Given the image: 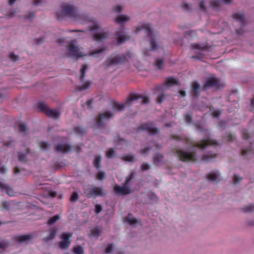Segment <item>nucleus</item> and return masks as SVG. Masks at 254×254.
I'll return each instance as SVG.
<instances>
[{"label":"nucleus","instance_id":"23","mask_svg":"<svg viewBox=\"0 0 254 254\" xmlns=\"http://www.w3.org/2000/svg\"><path fill=\"white\" fill-rule=\"evenodd\" d=\"M219 171H216L215 172H211L208 174L206 175L207 179L209 181L212 182H218L219 180H217L219 176Z\"/></svg>","mask_w":254,"mask_h":254},{"label":"nucleus","instance_id":"15","mask_svg":"<svg viewBox=\"0 0 254 254\" xmlns=\"http://www.w3.org/2000/svg\"><path fill=\"white\" fill-rule=\"evenodd\" d=\"M115 192L118 194L125 195L130 193L132 191L129 187L124 184L123 187L116 185L114 187Z\"/></svg>","mask_w":254,"mask_h":254},{"label":"nucleus","instance_id":"9","mask_svg":"<svg viewBox=\"0 0 254 254\" xmlns=\"http://www.w3.org/2000/svg\"><path fill=\"white\" fill-rule=\"evenodd\" d=\"M84 194L88 198H95L97 196H103L104 192L102 187L94 186L91 188L87 189L84 191Z\"/></svg>","mask_w":254,"mask_h":254},{"label":"nucleus","instance_id":"57","mask_svg":"<svg viewBox=\"0 0 254 254\" xmlns=\"http://www.w3.org/2000/svg\"><path fill=\"white\" fill-rule=\"evenodd\" d=\"M8 243L5 241L0 242V249H5L8 246Z\"/></svg>","mask_w":254,"mask_h":254},{"label":"nucleus","instance_id":"43","mask_svg":"<svg viewBox=\"0 0 254 254\" xmlns=\"http://www.w3.org/2000/svg\"><path fill=\"white\" fill-rule=\"evenodd\" d=\"M115 154V151L113 148H109L107 152H106V156L107 158H112Z\"/></svg>","mask_w":254,"mask_h":254},{"label":"nucleus","instance_id":"3","mask_svg":"<svg viewBox=\"0 0 254 254\" xmlns=\"http://www.w3.org/2000/svg\"><path fill=\"white\" fill-rule=\"evenodd\" d=\"M138 100H140V102L141 104H147L149 101V98L147 97H142L136 94H131L127 99L126 104L113 102L112 103V108L115 111H122L125 107L126 105H130L132 102Z\"/></svg>","mask_w":254,"mask_h":254},{"label":"nucleus","instance_id":"7","mask_svg":"<svg viewBox=\"0 0 254 254\" xmlns=\"http://www.w3.org/2000/svg\"><path fill=\"white\" fill-rule=\"evenodd\" d=\"M113 116V114L110 112H105L99 114L94 126L98 128H103L109 119Z\"/></svg>","mask_w":254,"mask_h":254},{"label":"nucleus","instance_id":"6","mask_svg":"<svg viewBox=\"0 0 254 254\" xmlns=\"http://www.w3.org/2000/svg\"><path fill=\"white\" fill-rule=\"evenodd\" d=\"M175 153L179 159L183 162L196 161V154L192 152H187L181 149H177Z\"/></svg>","mask_w":254,"mask_h":254},{"label":"nucleus","instance_id":"19","mask_svg":"<svg viewBox=\"0 0 254 254\" xmlns=\"http://www.w3.org/2000/svg\"><path fill=\"white\" fill-rule=\"evenodd\" d=\"M232 2V0H213L210 1L211 7L214 10H218L222 2L228 4Z\"/></svg>","mask_w":254,"mask_h":254},{"label":"nucleus","instance_id":"41","mask_svg":"<svg viewBox=\"0 0 254 254\" xmlns=\"http://www.w3.org/2000/svg\"><path fill=\"white\" fill-rule=\"evenodd\" d=\"M90 84L91 83L90 81H87L79 87L78 90L79 91H82L86 89L89 87Z\"/></svg>","mask_w":254,"mask_h":254},{"label":"nucleus","instance_id":"56","mask_svg":"<svg viewBox=\"0 0 254 254\" xmlns=\"http://www.w3.org/2000/svg\"><path fill=\"white\" fill-rule=\"evenodd\" d=\"M9 58L13 61L15 62L18 60V56L15 55L13 53L9 54Z\"/></svg>","mask_w":254,"mask_h":254},{"label":"nucleus","instance_id":"38","mask_svg":"<svg viewBox=\"0 0 254 254\" xmlns=\"http://www.w3.org/2000/svg\"><path fill=\"white\" fill-rule=\"evenodd\" d=\"M123 159L126 161L133 162L134 161V156L132 154H127L124 156Z\"/></svg>","mask_w":254,"mask_h":254},{"label":"nucleus","instance_id":"28","mask_svg":"<svg viewBox=\"0 0 254 254\" xmlns=\"http://www.w3.org/2000/svg\"><path fill=\"white\" fill-rule=\"evenodd\" d=\"M129 20V17L125 15H120L118 16L116 19V21L120 24L124 23V22L127 21Z\"/></svg>","mask_w":254,"mask_h":254},{"label":"nucleus","instance_id":"11","mask_svg":"<svg viewBox=\"0 0 254 254\" xmlns=\"http://www.w3.org/2000/svg\"><path fill=\"white\" fill-rule=\"evenodd\" d=\"M232 17L236 21L239 22L241 26L240 29H236V33L239 35L242 34L244 32L243 28L246 24V21L244 17V13H236L233 14Z\"/></svg>","mask_w":254,"mask_h":254},{"label":"nucleus","instance_id":"51","mask_svg":"<svg viewBox=\"0 0 254 254\" xmlns=\"http://www.w3.org/2000/svg\"><path fill=\"white\" fill-rule=\"evenodd\" d=\"M242 180V178L241 177H240L237 175H235L233 178V183L234 184H236Z\"/></svg>","mask_w":254,"mask_h":254},{"label":"nucleus","instance_id":"54","mask_svg":"<svg viewBox=\"0 0 254 254\" xmlns=\"http://www.w3.org/2000/svg\"><path fill=\"white\" fill-rule=\"evenodd\" d=\"M220 114H221V112L218 110L214 111L211 113V115H212V117L214 118L218 117L220 115Z\"/></svg>","mask_w":254,"mask_h":254},{"label":"nucleus","instance_id":"45","mask_svg":"<svg viewBox=\"0 0 254 254\" xmlns=\"http://www.w3.org/2000/svg\"><path fill=\"white\" fill-rule=\"evenodd\" d=\"M11 202H8L6 201H4L2 202V206L3 208L7 210H9L10 209V206L11 205Z\"/></svg>","mask_w":254,"mask_h":254},{"label":"nucleus","instance_id":"61","mask_svg":"<svg viewBox=\"0 0 254 254\" xmlns=\"http://www.w3.org/2000/svg\"><path fill=\"white\" fill-rule=\"evenodd\" d=\"M196 128L197 130H199L201 132H205L207 131V130L206 129H204L201 126L197 125L196 126Z\"/></svg>","mask_w":254,"mask_h":254},{"label":"nucleus","instance_id":"42","mask_svg":"<svg viewBox=\"0 0 254 254\" xmlns=\"http://www.w3.org/2000/svg\"><path fill=\"white\" fill-rule=\"evenodd\" d=\"M134 173L131 172L127 177L125 184L127 186H128V184L130 182V181L133 179L134 177Z\"/></svg>","mask_w":254,"mask_h":254},{"label":"nucleus","instance_id":"17","mask_svg":"<svg viewBox=\"0 0 254 254\" xmlns=\"http://www.w3.org/2000/svg\"><path fill=\"white\" fill-rule=\"evenodd\" d=\"M124 27H122L115 34L117 41L119 44H122L129 39V36L125 35L124 33Z\"/></svg>","mask_w":254,"mask_h":254},{"label":"nucleus","instance_id":"47","mask_svg":"<svg viewBox=\"0 0 254 254\" xmlns=\"http://www.w3.org/2000/svg\"><path fill=\"white\" fill-rule=\"evenodd\" d=\"M78 198V195L76 192H74L70 197V200L71 201L75 202Z\"/></svg>","mask_w":254,"mask_h":254},{"label":"nucleus","instance_id":"44","mask_svg":"<svg viewBox=\"0 0 254 254\" xmlns=\"http://www.w3.org/2000/svg\"><path fill=\"white\" fill-rule=\"evenodd\" d=\"M18 130L20 132H24L27 130L26 126L22 123L19 125Z\"/></svg>","mask_w":254,"mask_h":254},{"label":"nucleus","instance_id":"46","mask_svg":"<svg viewBox=\"0 0 254 254\" xmlns=\"http://www.w3.org/2000/svg\"><path fill=\"white\" fill-rule=\"evenodd\" d=\"M152 147L150 146H147L145 147L144 148L141 149L140 150V153L142 155H144L147 154L149 151L151 149Z\"/></svg>","mask_w":254,"mask_h":254},{"label":"nucleus","instance_id":"52","mask_svg":"<svg viewBox=\"0 0 254 254\" xmlns=\"http://www.w3.org/2000/svg\"><path fill=\"white\" fill-rule=\"evenodd\" d=\"M226 138L227 141L230 142L235 140L236 138V136L235 134H230L226 136Z\"/></svg>","mask_w":254,"mask_h":254},{"label":"nucleus","instance_id":"53","mask_svg":"<svg viewBox=\"0 0 254 254\" xmlns=\"http://www.w3.org/2000/svg\"><path fill=\"white\" fill-rule=\"evenodd\" d=\"M185 119L186 122L188 124H190L192 122L191 116V115H190L189 114L186 115V116L185 117Z\"/></svg>","mask_w":254,"mask_h":254},{"label":"nucleus","instance_id":"16","mask_svg":"<svg viewBox=\"0 0 254 254\" xmlns=\"http://www.w3.org/2000/svg\"><path fill=\"white\" fill-rule=\"evenodd\" d=\"M192 49H195L199 50L198 55L196 56H191L192 59H195L198 60H201L203 58V55L201 54V52H203L208 49V47L207 46H201L198 44H193L191 45Z\"/></svg>","mask_w":254,"mask_h":254},{"label":"nucleus","instance_id":"21","mask_svg":"<svg viewBox=\"0 0 254 254\" xmlns=\"http://www.w3.org/2000/svg\"><path fill=\"white\" fill-rule=\"evenodd\" d=\"M72 148V146L66 144H61L56 147V150L59 152L65 153L69 151Z\"/></svg>","mask_w":254,"mask_h":254},{"label":"nucleus","instance_id":"60","mask_svg":"<svg viewBox=\"0 0 254 254\" xmlns=\"http://www.w3.org/2000/svg\"><path fill=\"white\" fill-rule=\"evenodd\" d=\"M34 16H35V12H30L29 14L26 15L25 16V19H31L33 17H34Z\"/></svg>","mask_w":254,"mask_h":254},{"label":"nucleus","instance_id":"37","mask_svg":"<svg viewBox=\"0 0 254 254\" xmlns=\"http://www.w3.org/2000/svg\"><path fill=\"white\" fill-rule=\"evenodd\" d=\"M73 252L75 254H84L83 248L80 246L73 248Z\"/></svg>","mask_w":254,"mask_h":254},{"label":"nucleus","instance_id":"27","mask_svg":"<svg viewBox=\"0 0 254 254\" xmlns=\"http://www.w3.org/2000/svg\"><path fill=\"white\" fill-rule=\"evenodd\" d=\"M217 154L215 153H209L208 154H204L202 157V160L206 162H209L212 159L216 157Z\"/></svg>","mask_w":254,"mask_h":254},{"label":"nucleus","instance_id":"64","mask_svg":"<svg viewBox=\"0 0 254 254\" xmlns=\"http://www.w3.org/2000/svg\"><path fill=\"white\" fill-rule=\"evenodd\" d=\"M122 7L121 5H117L115 8V11L116 12H120L122 11Z\"/></svg>","mask_w":254,"mask_h":254},{"label":"nucleus","instance_id":"33","mask_svg":"<svg viewBox=\"0 0 254 254\" xmlns=\"http://www.w3.org/2000/svg\"><path fill=\"white\" fill-rule=\"evenodd\" d=\"M105 177L106 174L103 171H99L95 176V178L100 181H103Z\"/></svg>","mask_w":254,"mask_h":254},{"label":"nucleus","instance_id":"26","mask_svg":"<svg viewBox=\"0 0 254 254\" xmlns=\"http://www.w3.org/2000/svg\"><path fill=\"white\" fill-rule=\"evenodd\" d=\"M56 233L55 230H51L48 236L43 238V241L47 242L54 239L56 237Z\"/></svg>","mask_w":254,"mask_h":254},{"label":"nucleus","instance_id":"22","mask_svg":"<svg viewBox=\"0 0 254 254\" xmlns=\"http://www.w3.org/2000/svg\"><path fill=\"white\" fill-rule=\"evenodd\" d=\"M199 89L200 85L198 83L195 82L192 84L191 92L192 96L194 98H197L198 97L199 95Z\"/></svg>","mask_w":254,"mask_h":254},{"label":"nucleus","instance_id":"36","mask_svg":"<svg viewBox=\"0 0 254 254\" xmlns=\"http://www.w3.org/2000/svg\"><path fill=\"white\" fill-rule=\"evenodd\" d=\"M242 210L247 213L252 212L254 211V205L250 204L242 208Z\"/></svg>","mask_w":254,"mask_h":254},{"label":"nucleus","instance_id":"63","mask_svg":"<svg viewBox=\"0 0 254 254\" xmlns=\"http://www.w3.org/2000/svg\"><path fill=\"white\" fill-rule=\"evenodd\" d=\"M251 151V150L250 148L243 149L241 152V155L243 156H244V155H246L247 153L250 152Z\"/></svg>","mask_w":254,"mask_h":254},{"label":"nucleus","instance_id":"18","mask_svg":"<svg viewBox=\"0 0 254 254\" xmlns=\"http://www.w3.org/2000/svg\"><path fill=\"white\" fill-rule=\"evenodd\" d=\"M218 84V80L214 77L208 78L203 86L202 89L205 90L208 88L214 87Z\"/></svg>","mask_w":254,"mask_h":254},{"label":"nucleus","instance_id":"62","mask_svg":"<svg viewBox=\"0 0 254 254\" xmlns=\"http://www.w3.org/2000/svg\"><path fill=\"white\" fill-rule=\"evenodd\" d=\"M105 50V48H101L98 50H96L91 53L92 56H95V54L102 52Z\"/></svg>","mask_w":254,"mask_h":254},{"label":"nucleus","instance_id":"14","mask_svg":"<svg viewBox=\"0 0 254 254\" xmlns=\"http://www.w3.org/2000/svg\"><path fill=\"white\" fill-rule=\"evenodd\" d=\"M147 132L150 135H153L158 131L157 128L154 127V125L151 122L141 125L138 128Z\"/></svg>","mask_w":254,"mask_h":254},{"label":"nucleus","instance_id":"35","mask_svg":"<svg viewBox=\"0 0 254 254\" xmlns=\"http://www.w3.org/2000/svg\"><path fill=\"white\" fill-rule=\"evenodd\" d=\"M60 219V216L59 215H55L52 217H51L48 222V224L49 225H53L56 223L57 221H58Z\"/></svg>","mask_w":254,"mask_h":254},{"label":"nucleus","instance_id":"48","mask_svg":"<svg viewBox=\"0 0 254 254\" xmlns=\"http://www.w3.org/2000/svg\"><path fill=\"white\" fill-rule=\"evenodd\" d=\"M14 141L12 140H10L8 141H4L3 145L6 146L7 147H11L14 145Z\"/></svg>","mask_w":254,"mask_h":254},{"label":"nucleus","instance_id":"49","mask_svg":"<svg viewBox=\"0 0 254 254\" xmlns=\"http://www.w3.org/2000/svg\"><path fill=\"white\" fill-rule=\"evenodd\" d=\"M242 137L244 139H248L249 138V135L247 132V130L246 129H243L242 131Z\"/></svg>","mask_w":254,"mask_h":254},{"label":"nucleus","instance_id":"58","mask_svg":"<svg viewBox=\"0 0 254 254\" xmlns=\"http://www.w3.org/2000/svg\"><path fill=\"white\" fill-rule=\"evenodd\" d=\"M102 210V207L101 205L99 204H96L95 205V212L96 213L98 214Z\"/></svg>","mask_w":254,"mask_h":254},{"label":"nucleus","instance_id":"1","mask_svg":"<svg viewBox=\"0 0 254 254\" xmlns=\"http://www.w3.org/2000/svg\"><path fill=\"white\" fill-rule=\"evenodd\" d=\"M172 138L177 140L182 141L189 147H198L201 149H204L209 145L217 146L218 144V143L216 140L210 138L207 135H205L201 141L197 142L192 141L186 136L173 135Z\"/></svg>","mask_w":254,"mask_h":254},{"label":"nucleus","instance_id":"20","mask_svg":"<svg viewBox=\"0 0 254 254\" xmlns=\"http://www.w3.org/2000/svg\"><path fill=\"white\" fill-rule=\"evenodd\" d=\"M0 188L2 190H5L6 193L10 196H14L15 194V192L11 188L1 182H0Z\"/></svg>","mask_w":254,"mask_h":254},{"label":"nucleus","instance_id":"25","mask_svg":"<svg viewBox=\"0 0 254 254\" xmlns=\"http://www.w3.org/2000/svg\"><path fill=\"white\" fill-rule=\"evenodd\" d=\"M165 85L167 86H172L174 85H180L179 82L173 77H169L166 79Z\"/></svg>","mask_w":254,"mask_h":254},{"label":"nucleus","instance_id":"29","mask_svg":"<svg viewBox=\"0 0 254 254\" xmlns=\"http://www.w3.org/2000/svg\"><path fill=\"white\" fill-rule=\"evenodd\" d=\"M73 131L75 134H76L77 135H82L84 133L86 132V130L85 128H84L82 127H81L79 126H77V127H74Z\"/></svg>","mask_w":254,"mask_h":254},{"label":"nucleus","instance_id":"55","mask_svg":"<svg viewBox=\"0 0 254 254\" xmlns=\"http://www.w3.org/2000/svg\"><path fill=\"white\" fill-rule=\"evenodd\" d=\"M199 6L203 11H206V7L204 5V0H200L199 2Z\"/></svg>","mask_w":254,"mask_h":254},{"label":"nucleus","instance_id":"32","mask_svg":"<svg viewBox=\"0 0 254 254\" xmlns=\"http://www.w3.org/2000/svg\"><path fill=\"white\" fill-rule=\"evenodd\" d=\"M101 161V157L100 156H96L94 161L93 165L97 169H99L101 167L100 163Z\"/></svg>","mask_w":254,"mask_h":254},{"label":"nucleus","instance_id":"13","mask_svg":"<svg viewBox=\"0 0 254 254\" xmlns=\"http://www.w3.org/2000/svg\"><path fill=\"white\" fill-rule=\"evenodd\" d=\"M72 233H64L61 236L62 241L59 243V247L61 249H67L70 245V238L72 237Z\"/></svg>","mask_w":254,"mask_h":254},{"label":"nucleus","instance_id":"5","mask_svg":"<svg viewBox=\"0 0 254 254\" xmlns=\"http://www.w3.org/2000/svg\"><path fill=\"white\" fill-rule=\"evenodd\" d=\"M91 31L98 30L96 33L93 34V38L94 40L98 42H102L107 38L109 35V32L105 29L100 30L99 25L95 23L90 27Z\"/></svg>","mask_w":254,"mask_h":254},{"label":"nucleus","instance_id":"50","mask_svg":"<svg viewBox=\"0 0 254 254\" xmlns=\"http://www.w3.org/2000/svg\"><path fill=\"white\" fill-rule=\"evenodd\" d=\"M150 168L149 164L147 163H143L141 166V169L142 171L148 170Z\"/></svg>","mask_w":254,"mask_h":254},{"label":"nucleus","instance_id":"31","mask_svg":"<svg viewBox=\"0 0 254 254\" xmlns=\"http://www.w3.org/2000/svg\"><path fill=\"white\" fill-rule=\"evenodd\" d=\"M26 150V153L25 154H23L21 152H19L18 153V159L20 161L22 162H25L27 161L26 155L28 153H29V148H27Z\"/></svg>","mask_w":254,"mask_h":254},{"label":"nucleus","instance_id":"8","mask_svg":"<svg viewBox=\"0 0 254 254\" xmlns=\"http://www.w3.org/2000/svg\"><path fill=\"white\" fill-rule=\"evenodd\" d=\"M37 107L40 111L44 112L49 117L57 119L60 117V114L59 111L49 109L43 102L38 103Z\"/></svg>","mask_w":254,"mask_h":254},{"label":"nucleus","instance_id":"10","mask_svg":"<svg viewBox=\"0 0 254 254\" xmlns=\"http://www.w3.org/2000/svg\"><path fill=\"white\" fill-rule=\"evenodd\" d=\"M68 54L70 57H76L77 58L83 56L82 53L80 51L79 48L75 45L74 41L69 42Z\"/></svg>","mask_w":254,"mask_h":254},{"label":"nucleus","instance_id":"24","mask_svg":"<svg viewBox=\"0 0 254 254\" xmlns=\"http://www.w3.org/2000/svg\"><path fill=\"white\" fill-rule=\"evenodd\" d=\"M34 237L32 235L27 234L16 236L14 238V239L15 240L20 243L27 240H31Z\"/></svg>","mask_w":254,"mask_h":254},{"label":"nucleus","instance_id":"34","mask_svg":"<svg viewBox=\"0 0 254 254\" xmlns=\"http://www.w3.org/2000/svg\"><path fill=\"white\" fill-rule=\"evenodd\" d=\"M127 222L130 224H134L137 223V219L134 218L131 214H128L127 217Z\"/></svg>","mask_w":254,"mask_h":254},{"label":"nucleus","instance_id":"59","mask_svg":"<svg viewBox=\"0 0 254 254\" xmlns=\"http://www.w3.org/2000/svg\"><path fill=\"white\" fill-rule=\"evenodd\" d=\"M113 250V246L112 245H110L109 246H108L107 248L105 250V253L106 254H109L111 253Z\"/></svg>","mask_w":254,"mask_h":254},{"label":"nucleus","instance_id":"4","mask_svg":"<svg viewBox=\"0 0 254 254\" xmlns=\"http://www.w3.org/2000/svg\"><path fill=\"white\" fill-rule=\"evenodd\" d=\"M144 30V33L150 38V48L151 50H155L157 48L155 40L153 38V32L150 24H143L136 28V32Z\"/></svg>","mask_w":254,"mask_h":254},{"label":"nucleus","instance_id":"2","mask_svg":"<svg viewBox=\"0 0 254 254\" xmlns=\"http://www.w3.org/2000/svg\"><path fill=\"white\" fill-rule=\"evenodd\" d=\"M57 19L60 20L68 16L74 20H79L80 15L77 12L76 8L73 5L64 3L61 6V9L56 13Z\"/></svg>","mask_w":254,"mask_h":254},{"label":"nucleus","instance_id":"39","mask_svg":"<svg viewBox=\"0 0 254 254\" xmlns=\"http://www.w3.org/2000/svg\"><path fill=\"white\" fill-rule=\"evenodd\" d=\"M88 68V66L86 64H84L82 65V67L80 70L81 75L80 76V79L82 80L85 76L86 71Z\"/></svg>","mask_w":254,"mask_h":254},{"label":"nucleus","instance_id":"40","mask_svg":"<svg viewBox=\"0 0 254 254\" xmlns=\"http://www.w3.org/2000/svg\"><path fill=\"white\" fill-rule=\"evenodd\" d=\"M39 146L42 150H46L49 148L50 144L47 142L41 141L39 143Z\"/></svg>","mask_w":254,"mask_h":254},{"label":"nucleus","instance_id":"12","mask_svg":"<svg viewBox=\"0 0 254 254\" xmlns=\"http://www.w3.org/2000/svg\"><path fill=\"white\" fill-rule=\"evenodd\" d=\"M126 56L125 55H122L120 56H117L113 58H109L105 62L104 64L107 67H108L110 66L124 63L126 61Z\"/></svg>","mask_w":254,"mask_h":254},{"label":"nucleus","instance_id":"30","mask_svg":"<svg viewBox=\"0 0 254 254\" xmlns=\"http://www.w3.org/2000/svg\"><path fill=\"white\" fill-rule=\"evenodd\" d=\"M102 232L101 230L98 227H95L91 230V235L95 237H98Z\"/></svg>","mask_w":254,"mask_h":254}]
</instances>
